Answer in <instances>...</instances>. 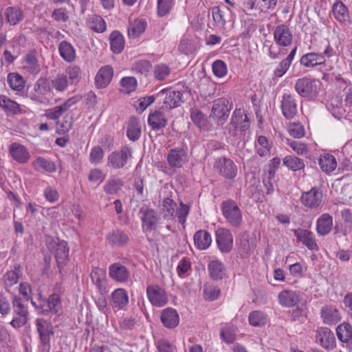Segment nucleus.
Segmentation results:
<instances>
[{
	"mask_svg": "<svg viewBox=\"0 0 352 352\" xmlns=\"http://www.w3.org/2000/svg\"><path fill=\"white\" fill-rule=\"evenodd\" d=\"M36 94L32 98L36 101L43 103L51 96L50 83L45 79H39L34 86Z\"/></svg>",
	"mask_w": 352,
	"mask_h": 352,
	"instance_id": "bb28decb",
	"label": "nucleus"
},
{
	"mask_svg": "<svg viewBox=\"0 0 352 352\" xmlns=\"http://www.w3.org/2000/svg\"><path fill=\"white\" fill-rule=\"evenodd\" d=\"M294 234L298 241H300L309 250L318 251L319 250L315 234L312 232L306 229L298 228L294 230Z\"/></svg>",
	"mask_w": 352,
	"mask_h": 352,
	"instance_id": "a211bd4d",
	"label": "nucleus"
},
{
	"mask_svg": "<svg viewBox=\"0 0 352 352\" xmlns=\"http://www.w3.org/2000/svg\"><path fill=\"white\" fill-rule=\"evenodd\" d=\"M32 166L37 171L44 170L47 173H54L56 166L50 160L38 157L32 163Z\"/></svg>",
	"mask_w": 352,
	"mask_h": 352,
	"instance_id": "3c124183",
	"label": "nucleus"
},
{
	"mask_svg": "<svg viewBox=\"0 0 352 352\" xmlns=\"http://www.w3.org/2000/svg\"><path fill=\"white\" fill-rule=\"evenodd\" d=\"M65 72V76L72 85L78 84L82 78V72L78 65H71L68 66Z\"/></svg>",
	"mask_w": 352,
	"mask_h": 352,
	"instance_id": "864d4df0",
	"label": "nucleus"
},
{
	"mask_svg": "<svg viewBox=\"0 0 352 352\" xmlns=\"http://www.w3.org/2000/svg\"><path fill=\"white\" fill-rule=\"evenodd\" d=\"M148 124L153 130H160L166 126L167 120L162 111H155L149 114Z\"/></svg>",
	"mask_w": 352,
	"mask_h": 352,
	"instance_id": "a19ab883",
	"label": "nucleus"
},
{
	"mask_svg": "<svg viewBox=\"0 0 352 352\" xmlns=\"http://www.w3.org/2000/svg\"><path fill=\"white\" fill-rule=\"evenodd\" d=\"M92 283L96 286L100 294L107 292L106 282V272L99 267H95L90 274Z\"/></svg>",
	"mask_w": 352,
	"mask_h": 352,
	"instance_id": "c85d7f7f",
	"label": "nucleus"
},
{
	"mask_svg": "<svg viewBox=\"0 0 352 352\" xmlns=\"http://www.w3.org/2000/svg\"><path fill=\"white\" fill-rule=\"evenodd\" d=\"M316 339L320 345L326 349H332L336 346V338L333 333L327 327H320L316 330Z\"/></svg>",
	"mask_w": 352,
	"mask_h": 352,
	"instance_id": "412c9836",
	"label": "nucleus"
},
{
	"mask_svg": "<svg viewBox=\"0 0 352 352\" xmlns=\"http://www.w3.org/2000/svg\"><path fill=\"white\" fill-rule=\"evenodd\" d=\"M297 52V47H294L287 56L282 60L274 70L276 77H282L289 69Z\"/></svg>",
	"mask_w": 352,
	"mask_h": 352,
	"instance_id": "c9c22d12",
	"label": "nucleus"
},
{
	"mask_svg": "<svg viewBox=\"0 0 352 352\" xmlns=\"http://www.w3.org/2000/svg\"><path fill=\"white\" fill-rule=\"evenodd\" d=\"M175 0H157V14L164 16L168 14L174 6Z\"/></svg>",
	"mask_w": 352,
	"mask_h": 352,
	"instance_id": "69168bd1",
	"label": "nucleus"
},
{
	"mask_svg": "<svg viewBox=\"0 0 352 352\" xmlns=\"http://www.w3.org/2000/svg\"><path fill=\"white\" fill-rule=\"evenodd\" d=\"M3 16L10 25H16L25 17L23 10L18 6H9L4 9Z\"/></svg>",
	"mask_w": 352,
	"mask_h": 352,
	"instance_id": "4be33fe9",
	"label": "nucleus"
},
{
	"mask_svg": "<svg viewBox=\"0 0 352 352\" xmlns=\"http://www.w3.org/2000/svg\"><path fill=\"white\" fill-rule=\"evenodd\" d=\"M274 41L275 43L282 47L278 52L274 51V47L271 45L269 48L268 56L272 59H278L286 53L285 47L290 46L292 43L293 34L289 28L284 24L276 26L273 32Z\"/></svg>",
	"mask_w": 352,
	"mask_h": 352,
	"instance_id": "f257e3e1",
	"label": "nucleus"
},
{
	"mask_svg": "<svg viewBox=\"0 0 352 352\" xmlns=\"http://www.w3.org/2000/svg\"><path fill=\"white\" fill-rule=\"evenodd\" d=\"M239 247L241 253L248 254L254 250L255 247L254 241L253 239L250 240L248 234H243L240 238Z\"/></svg>",
	"mask_w": 352,
	"mask_h": 352,
	"instance_id": "680f3d73",
	"label": "nucleus"
},
{
	"mask_svg": "<svg viewBox=\"0 0 352 352\" xmlns=\"http://www.w3.org/2000/svg\"><path fill=\"white\" fill-rule=\"evenodd\" d=\"M194 243L197 249L206 250L212 243L211 235L206 230H199L194 235Z\"/></svg>",
	"mask_w": 352,
	"mask_h": 352,
	"instance_id": "79ce46f5",
	"label": "nucleus"
},
{
	"mask_svg": "<svg viewBox=\"0 0 352 352\" xmlns=\"http://www.w3.org/2000/svg\"><path fill=\"white\" fill-rule=\"evenodd\" d=\"M320 316L323 322L329 325L336 324L341 320L338 310L331 305H324L321 308Z\"/></svg>",
	"mask_w": 352,
	"mask_h": 352,
	"instance_id": "5701e85b",
	"label": "nucleus"
},
{
	"mask_svg": "<svg viewBox=\"0 0 352 352\" xmlns=\"http://www.w3.org/2000/svg\"><path fill=\"white\" fill-rule=\"evenodd\" d=\"M166 160L168 165L173 168H181L188 161L187 148L175 147L169 150Z\"/></svg>",
	"mask_w": 352,
	"mask_h": 352,
	"instance_id": "9b49d317",
	"label": "nucleus"
},
{
	"mask_svg": "<svg viewBox=\"0 0 352 352\" xmlns=\"http://www.w3.org/2000/svg\"><path fill=\"white\" fill-rule=\"evenodd\" d=\"M8 84L14 91H20L25 87V80L21 75L18 73H10L7 77Z\"/></svg>",
	"mask_w": 352,
	"mask_h": 352,
	"instance_id": "5fc2aeb1",
	"label": "nucleus"
},
{
	"mask_svg": "<svg viewBox=\"0 0 352 352\" xmlns=\"http://www.w3.org/2000/svg\"><path fill=\"white\" fill-rule=\"evenodd\" d=\"M300 300L299 292L285 289L281 291L278 295V303L284 307H293L298 305Z\"/></svg>",
	"mask_w": 352,
	"mask_h": 352,
	"instance_id": "aec40b11",
	"label": "nucleus"
},
{
	"mask_svg": "<svg viewBox=\"0 0 352 352\" xmlns=\"http://www.w3.org/2000/svg\"><path fill=\"white\" fill-rule=\"evenodd\" d=\"M177 204L168 197L164 198L160 206V212L164 219L173 220L175 218Z\"/></svg>",
	"mask_w": 352,
	"mask_h": 352,
	"instance_id": "c03bdc74",
	"label": "nucleus"
},
{
	"mask_svg": "<svg viewBox=\"0 0 352 352\" xmlns=\"http://www.w3.org/2000/svg\"><path fill=\"white\" fill-rule=\"evenodd\" d=\"M255 148L261 157H266L270 154V144L266 137L259 135L255 142Z\"/></svg>",
	"mask_w": 352,
	"mask_h": 352,
	"instance_id": "6e6d98bb",
	"label": "nucleus"
},
{
	"mask_svg": "<svg viewBox=\"0 0 352 352\" xmlns=\"http://www.w3.org/2000/svg\"><path fill=\"white\" fill-rule=\"evenodd\" d=\"M336 335L342 342H349L352 340V326L346 322L340 324L336 328Z\"/></svg>",
	"mask_w": 352,
	"mask_h": 352,
	"instance_id": "603ef678",
	"label": "nucleus"
},
{
	"mask_svg": "<svg viewBox=\"0 0 352 352\" xmlns=\"http://www.w3.org/2000/svg\"><path fill=\"white\" fill-rule=\"evenodd\" d=\"M209 275L214 280H221L226 275L223 263L219 260L211 261L208 265Z\"/></svg>",
	"mask_w": 352,
	"mask_h": 352,
	"instance_id": "4c0bfd02",
	"label": "nucleus"
},
{
	"mask_svg": "<svg viewBox=\"0 0 352 352\" xmlns=\"http://www.w3.org/2000/svg\"><path fill=\"white\" fill-rule=\"evenodd\" d=\"M287 144L299 155H305L309 152L307 144L302 142L287 140Z\"/></svg>",
	"mask_w": 352,
	"mask_h": 352,
	"instance_id": "338daca9",
	"label": "nucleus"
},
{
	"mask_svg": "<svg viewBox=\"0 0 352 352\" xmlns=\"http://www.w3.org/2000/svg\"><path fill=\"white\" fill-rule=\"evenodd\" d=\"M161 322L168 329L175 328L179 322V316L177 311L172 308L167 307L162 311Z\"/></svg>",
	"mask_w": 352,
	"mask_h": 352,
	"instance_id": "a878e982",
	"label": "nucleus"
},
{
	"mask_svg": "<svg viewBox=\"0 0 352 352\" xmlns=\"http://www.w3.org/2000/svg\"><path fill=\"white\" fill-rule=\"evenodd\" d=\"M223 216L227 223L232 228H239L243 223V216L241 211L233 200H227L221 204Z\"/></svg>",
	"mask_w": 352,
	"mask_h": 352,
	"instance_id": "20e7f679",
	"label": "nucleus"
},
{
	"mask_svg": "<svg viewBox=\"0 0 352 352\" xmlns=\"http://www.w3.org/2000/svg\"><path fill=\"white\" fill-rule=\"evenodd\" d=\"M63 288L59 283H56L53 289L52 294L49 296L47 302L42 300L40 304L41 311L45 313L48 311L57 313L62 307L60 296Z\"/></svg>",
	"mask_w": 352,
	"mask_h": 352,
	"instance_id": "6e6552de",
	"label": "nucleus"
},
{
	"mask_svg": "<svg viewBox=\"0 0 352 352\" xmlns=\"http://www.w3.org/2000/svg\"><path fill=\"white\" fill-rule=\"evenodd\" d=\"M214 166L221 175L228 179L234 178L236 175L237 168L230 159L220 157L216 160Z\"/></svg>",
	"mask_w": 352,
	"mask_h": 352,
	"instance_id": "4468645a",
	"label": "nucleus"
},
{
	"mask_svg": "<svg viewBox=\"0 0 352 352\" xmlns=\"http://www.w3.org/2000/svg\"><path fill=\"white\" fill-rule=\"evenodd\" d=\"M248 320L252 326L263 327L267 324L268 317L261 311H253L250 313Z\"/></svg>",
	"mask_w": 352,
	"mask_h": 352,
	"instance_id": "4d7b16f0",
	"label": "nucleus"
},
{
	"mask_svg": "<svg viewBox=\"0 0 352 352\" xmlns=\"http://www.w3.org/2000/svg\"><path fill=\"white\" fill-rule=\"evenodd\" d=\"M147 23L143 19H136L129 23L128 35L131 38H135L144 33L146 29Z\"/></svg>",
	"mask_w": 352,
	"mask_h": 352,
	"instance_id": "ea45409f",
	"label": "nucleus"
},
{
	"mask_svg": "<svg viewBox=\"0 0 352 352\" xmlns=\"http://www.w3.org/2000/svg\"><path fill=\"white\" fill-rule=\"evenodd\" d=\"M22 67L23 70L30 75L36 76L40 73L41 65L36 51H31L24 56Z\"/></svg>",
	"mask_w": 352,
	"mask_h": 352,
	"instance_id": "dca6fc26",
	"label": "nucleus"
},
{
	"mask_svg": "<svg viewBox=\"0 0 352 352\" xmlns=\"http://www.w3.org/2000/svg\"><path fill=\"white\" fill-rule=\"evenodd\" d=\"M36 325L41 342L48 351L50 347V338L54 334L52 326L50 322L43 318L36 319Z\"/></svg>",
	"mask_w": 352,
	"mask_h": 352,
	"instance_id": "2eb2a0df",
	"label": "nucleus"
},
{
	"mask_svg": "<svg viewBox=\"0 0 352 352\" xmlns=\"http://www.w3.org/2000/svg\"><path fill=\"white\" fill-rule=\"evenodd\" d=\"M0 108L7 116H14L21 113L20 105L4 95H0Z\"/></svg>",
	"mask_w": 352,
	"mask_h": 352,
	"instance_id": "72a5a7b5",
	"label": "nucleus"
},
{
	"mask_svg": "<svg viewBox=\"0 0 352 352\" xmlns=\"http://www.w3.org/2000/svg\"><path fill=\"white\" fill-rule=\"evenodd\" d=\"M232 16V12L226 6H214L212 8V16L215 25L221 28H224L227 22V15Z\"/></svg>",
	"mask_w": 352,
	"mask_h": 352,
	"instance_id": "7c9ffc66",
	"label": "nucleus"
},
{
	"mask_svg": "<svg viewBox=\"0 0 352 352\" xmlns=\"http://www.w3.org/2000/svg\"><path fill=\"white\" fill-rule=\"evenodd\" d=\"M318 164L321 170L326 173L333 172L337 167V162L335 157L329 153L321 155Z\"/></svg>",
	"mask_w": 352,
	"mask_h": 352,
	"instance_id": "a18cd8bd",
	"label": "nucleus"
},
{
	"mask_svg": "<svg viewBox=\"0 0 352 352\" xmlns=\"http://www.w3.org/2000/svg\"><path fill=\"white\" fill-rule=\"evenodd\" d=\"M110 303L113 308L122 309L129 303V295L125 289L118 288L111 294Z\"/></svg>",
	"mask_w": 352,
	"mask_h": 352,
	"instance_id": "b1692460",
	"label": "nucleus"
},
{
	"mask_svg": "<svg viewBox=\"0 0 352 352\" xmlns=\"http://www.w3.org/2000/svg\"><path fill=\"white\" fill-rule=\"evenodd\" d=\"M87 25L91 30L98 33H102L107 30L105 21L97 14L89 16Z\"/></svg>",
	"mask_w": 352,
	"mask_h": 352,
	"instance_id": "8fccbe9b",
	"label": "nucleus"
},
{
	"mask_svg": "<svg viewBox=\"0 0 352 352\" xmlns=\"http://www.w3.org/2000/svg\"><path fill=\"white\" fill-rule=\"evenodd\" d=\"M140 212L143 232H150L157 229L160 224V217L157 212L153 208H141Z\"/></svg>",
	"mask_w": 352,
	"mask_h": 352,
	"instance_id": "9d476101",
	"label": "nucleus"
},
{
	"mask_svg": "<svg viewBox=\"0 0 352 352\" xmlns=\"http://www.w3.org/2000/svg\"><path fill=\"white\" fill-rule=\"evenodd\" d=\"M22 275V270L19 265H15L14 269L7 272L3 276V283L6 289L16 285Z\"/></svg>",
	"mask_w": 352,
	"mask_h": 352,
	"instance_id": "58836bf2",
	"label": "nucleus"
},
{
	"mask_svg": "<svg viewBox=\"0 0 352 352\" xmlns=\"http://www.w3.org/2000/svg\"><path fill=\"white\" fill-rule=\"evenodd\" d=\"M288 269L292 276L300 278L304 276L305 272L307 270V266L305 263L297 262L289 265Z\"/></svg>",
	"mask_w": 352,
	"mask_h": 352,
	"instance_id": "0e129e2a",
	"label": "nucleus"
},
{
	"mask_svg": "<svg viewBox=\"0 0 352 352\" xmlns=\"http://www.w3.org/2000/svg\"><path fill=\"white\" fill-rule=\"evenodd\" d=\"M212 69L214 75L217 78L224 77L228 72L226 63L221 60H217L213 62Z\"/></svg>",
	"mask_w": 352,
	"mask_h": 352,
	"instance_id": "774afa93",
	"label": "nucleus"
},
{
	"mask_svg": "<svg viewBox=\"0 0 352 352\" xmlns=\"http://www.w3.org/2000/svg\"><path fill=\"white\" fill-rule=\"evenodd\" d=\"M216 241L221 252H229L233 247V236L231 232L225 228L216 230Z\"/></svg>",
	"mask_w": 352,
	"mask_h": 352,
	"instance_id": "f8f14e48",
	"label": "nucleus"
},
{
	"mask_svg": "<svg viewBox=\"0 0 352 352\" xmlns=\"http://www.w3.org/2000/svg\"><path fill=\"white\" fill-rule=\"evenodd\" d=\"M109 276L116 282L125 283L129 279L130 272L124 265L115 263L109 267Z\"/></svg>",
	"mask_w": 352,
	"mask_h": 352,
	"instance_id": "f3484780",
	"label": "nucleus"
},
{
	"mask_svg": "<svg viewBox=\"0 0 352 352\" xmlns=\"http://www.w3.org/2000/svg\"><path fill=\"white\" fill-rule=\"evenodd\" d=\"M124 185L123 182L116 177H110L104 186V190L107 194H116Z\"/></svg>",
	"mask_w": 352,
	"mask_h": 352,
	"instance_id": "bf43d9fd",
	"label": "nucleus"
},
{
	"mask_svg": "<svg viewBox=\"0 0 352 352\" xmlns=\"http://www.w3.org/2000/svg\"><path fill=\"white\" fill-rule=\"evenodd\" d=\"M333 219L331 215L324 213L316 221V232L319 236H326L332 230Z\"/></svg>",
	"mask_w": 352,
	"mask_h": 352,
	"instance_id": "c756f323",
	"label": "nucleus"
},
{
	"mask_svg": "<svg viewBox=\"0 0 352 352\" xmlns=\"http://www.w3.org/2000/svg\"><path fill=\"white\" fill-rule=\"evenodd\" d=\"M281 111L287 120L293 119L297 114V102L295 96L290 94H284L281 100Z\"/></svg>",
	"mask_w": 352,
	"mask_h": 352,
	"instance_id": "ddd939ff",
	"label": "nucleus"
},
{
	"mask_svg": "<svg viewBox=\"0 0 352 352\" xmlns=\"http://www.w3.org/2000/svg\"><path fill=\"white\" fill-rule=\"evenodd\" d=\"M110 47L115 54L121 53L125 45L123 35L119 31H113L109 36Z\"/></svg>",
	"mask_w": 352,
	"mask_h": 352,
	"instance_id": "49530a36",
	"label": "nucleus"
},
{
	"mask_svg": "<svg viewBox=\"0 0 352 352\" xmlns=\"http://www.w3.org/2000/svg\"><path fill=\"white\" fill-rule=\"evenodd\" d=\"M12 307L14 316L10 324L12 327L18 329L27 323L28 309L24 301L16 296H14L12 299Z\"/></svg>",
	"mask_w": 352,
	"mask_h": 352,
	"instance_id": "423d86ee",
	"label": "nucleus"
},
{
	"mask_svg": "<svg viewBox=\"0 0 352 352\" xmlns=\"http://www.w3.org/2000/svg\"><path fill=\"white\" fill-rule=\"evenodd\" d=\"M105 239L109 245L116 247L124 246L129 241L128 235L120 230H111L106 235Z\"/></svg>",
	"mask_w": 352,
	"mask_h": 352,
	"instance_id": "2f4dec72",
	"label": "nucleus"
},
{
	"mask_svg": "<svg viewBox=\"0 0 352 352\" xmlns=\"http://www.w3.org/2000/svg\"><path fill=\"white\" fill-rule=\"evenodd\" d=\"M113 75V69L109 65L101 67L95 77V85L98 89L106 87L111 82Z\"/></svg>",
	"mask_w": 352,
	"mask_h": 352,
	"instance_id": "cd10ccee",
	"label": "nucleus"
},
{
	"mask_svg": "<svg viewBox=\"0 0 352 352\" xmlns=\"http://www.w3.org/2000/svg\"><path fill=\"white\" fill-rule=\"evenodd\" d=\"M120 91L125 94H130L134 91L138 86L135 78L132 76L123 77L120 80Z\"/></svg>",
	"mask_w": 352,
	"mask_h": 352,
	"instance_id": "052dcab7",
	"label": "nucleus"
},
{
	"mask_svg": "<svg viewBox=\"0 0 352 352\" xmlns=\"http://www.w3.org/2000/svg\"><path fill=\"white\" fill-rule=\"evenodd\" d=\"M58 52L61 58L67 63H72L76 57V50L69 42L63 41L58 45Z\"/></svg>",
	"mask_w": 352,
	"mask_h": 352,
	"instance_id": "e433bc0d",
	"label": "nucleus"
},
{
	"mask_svg": "<svg viewBox=\"0 0 352 352\" xmlns=\"http://www.w3.org/2000/svg\"><path fill=\"white\" fill-rule=\"evenodd\" d=\"M236 329L231 324H226L221 331V337L227 344L232 343L235 340Z\"/></svg>",
	"mask_w": 352,
	"mask_h": 352,
	"instance_id": "e2e57ef3",
	"label": "nucleus"
},
{
	"mask_svg": "<svg viewBox=\"0 0 352 352\" xmlns=\"http://www.w3.org/2000/svg\"><path fill=\"white\" fill-rule=\"evenodd\" d=\"M146 296L149 302L156 307H164L168 301V295L165 289L157 284L147 286Z\"/></svg>",
	"mask_w": 352,
	"mask_h": 352,
	"instance_id": "1a4fd4ad",
	"label": "nucleus"
},
{
	"mask_svg": "<svg viewBox=\"0 0 352 352\" xmlns=\"http://www.w3.org/2000/svg\"><path fill=\"white\" fill-rule=\"evenodd\" d=\"M250 120L245 111L236 109L227 126L228 134L234 140L240 139L250 128Z\"/></svg>",
	"mask_w": 352,
	"mask_h": 352,
	"instance_id": "f03ea898",
	"label": "nucleus"
},
{
	"mask_svg": "<svg viewBox=\"0 0 352 352\" xmlns=\"http://www.w3.org/2000/svg\"><path fill=\"white\" fill-rule=\"evenodd\" d=\"M133 150L129 146H123L120 150L112 152L107 157V166L114 169L122 168L132 157Z\"/></svg>",
	"mask_w": 352,
	"mask_h": 352,
	"instance_id": "0eeeda50",
	"label": "nucleus"
},
{
	"mask_svg": "<svg viewBox=\"0 0 352 352\" xmlns=\"http://www.w3.org/2000/svg\"><path fill=\"white\" fill-rule=\"evenodd\" d=\"M232 104L225 98H220L213 101L211 109L210 117L217 122L219 125L223 124L230 114Z\"/></svg>",
	"mask_w": 352,
	"mask_h": 352,
	"instance_id": "39448f33",
	"label": "nucleus"
},
{
	"mask_svg": "<svg viewBox=\"0 0 352 352\" xmlns=\"http://www.w3.org/2000/svg\"><path fill=\"white\" fill-rule=\"evenodd\" d=\"M326 62L324 55L320 53L309 52L302 55L300 63L305 67H314L324 65Z\"/></svg>",
	"mask_w": 352,
	"mask_h": 352,
	"instance_id": "473e14b6",
	"label": "nucleus"
},
{
	"mask_svg": "<svg viewBox=\"0 0 352 352\" xmlns=\"http://www.w3.org/2000/svg\"><path fill=\"white\" fill-rule=\"evenodd\" d=\"M9 153L12 158L19 163H25L30 158V154L26 148L16 142L10 144Z\"/></svg>",
	"mask_w": 352,
	"mask_h": 352,
	"instance_id": "f704fd0d",
	"label": "nucleus"
},
{
	"mask_svg": "<svg viewBox=\"0 0 352 352\" xmlns=\"http://www.w3.org/2000/svg\"><path fill=\"white\" fill-rule=\"evenodd\" d=\"M283 164L292 171H297L304 168V161L295 156L287 155L283 159Z\"/></svg>",
	"mask_w": 352,
	"mask_h": 352,
	"instance_id": "13d9d810",
	"label": "nucleus"
},
{
	"mask_svg": "<svg viewBox=\"0 0 352 352\" xmlns=\"http://www.w3.org/2000/svg\"><path fill=\"white\" fill-rule=\"evenodd\" d=\"M332 11L335 19L340 22L344 23L349 20V12L346 6L340 1L335 2L332 7Z\"/></svg>",
	"mask_w": 352,
	"mask_h": 352,
	"instance_id": "de8ad7c7",
	"label": "nucleus"
},
{
	"mask_svg": "<svg viewBox=\"0 0 352 352\" xmlns=\"http://www.w3.org/2000/svg\"><path fill=\"white\" fill-rule=\"evenodd\" d=\"M158 97L163 98V102L166 108L173 109L179 106L183 94L181 91L174 90H162L157 94Z\"/></svg>",
	"mask_w": 352,
	"mask_h": 352,
	"instance_id": "6ab92c4d",
	"label": "nucleus"
},
{
	"mask_svg": "<svg viewBox=\"0 0 352 352\" xmlns=\"http://www.w3.org/2000/svg\"><path fill=\"white\" fill-rule=\"evenodd\" d=\"M320 85L318 80L303 77L296 81L294 88L300 96L311 100L318 96Z\"/></svg>",
	"mask_w": 352,
	"mask_h": 352,
	"instance_id": "7ed1b4c3",
	"label": "nucleus"
},
{
	"mask_svg": "<svg viewBox=\"0 0 352 352\" xmlns=\"http://www.w3.org/2000/svg\"><path fill=\"white\" fill-rule=\"evenodd\" d=\"M54 254L58 267L65 263L69 256V248L65 241H61L56 244L54 247Z\"/></svg>",
	"mask_w": 352,
	"mask_h": 352,
	"instance_id": "09e8293b",
	"label": "nucleus"
},
{
	"mask_svg": "<svg viewBox=\"0 0 352 352\" xmlns=\"http://www.w3.org/2000/svg\"><path fill=\"white\" fill-rule=\"evenodd\" d=\"M142 130L139 119L135 117L130 118L126 129V135L131 141L138 140L141 135Z\"/></svg>",
	"mask_w": 352,
	"mask_h": 352,
	"instance_id": "37998d69",
	"label": "nucleus"
},
{
	"mask_svg": "<svg viewBox=\"0 0 352 352\" xmlns=\"http://www.w3.org/2000/svg\"><path fill=\"white\" fill-rule=\"evenodd\" d=\"M322 199V192L315 188H313L311 190L304 192L301 196L302 203L307 207L310 208H314L318 207Z\"/></svg>",
	"mask_w": 352,
	"mask_h": 352,
	"instance_id": "393cba45",
	"label": "nucleus"
}]
</instances>
